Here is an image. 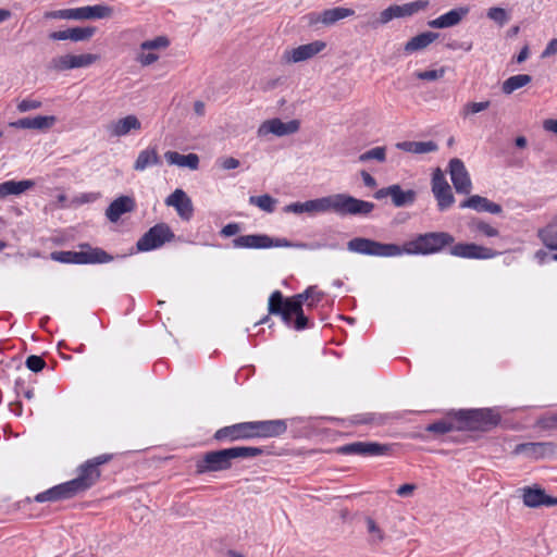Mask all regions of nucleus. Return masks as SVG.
<instances>
[{
	"label": "nucleus",
	"mask_w": 557,
	"mask_h": 557,
	"mask_svg": "<svg viewBox=\"0 0 557 557\" xmlns=\"http://www.w3.org/2000/svg\"><path fill=\"white\" fill-rule=\"evenodd\" d=\"M287 430L285 420H263L239 422L221 428L213 434V440L220 443H233L251 438L276 437Z\"/></svg>",
	"instance_id": "nucleus-1"
},
{
	"label": "nucleus",
	"mask_w": 557,
	"mask_h": 557,
	"mask_svg": "<svg viewBox=\"0 0 557 557\" xmlns=\"http://www.w3.org/2000/svg\"><path fill=\"white\" fill-rule=\"evenodd\" d=\"M264 450L260 447L236 446L220 450L206 453L196 462L198 474L225 471L232 468L235 459H249L262 455Z\"/></svg>",
	"instance_id": "nucleus-2"
},
{
	"label": "nucleus",
	"mask_w": 557,
	"mask_h": 557,
	"mask_svg": "<svg viewBox=\"0 0 557 557\" xmlns=\"http://www.w3.org/2000/svg\"><path fill=\"white\" fill-rule=\"evenodd\" d=\"M317 213L332 211L338 215H368L374 203L347 194H334L314 199Z\"/></svg>",
	"instance_id": "nucleus-3"
},
{
	"label": "nucleus",
	"mask_w": 557,
	"mask_h": 557,
	"mask_svg": "<svg viewBox=\"0 0 557 557\" xmlns=\"http://www.w3.org/2000/svg\"><path fill=\"white\" fill-rule=\"evenodd\" d=\"M455 237L447 232H429L417 235L413 239L406 242L400 249L403 255H434L441 252L445 247H451Z\"/></svg>",
	"instance_id": "nucleus-4"
},
{
	"label": "nucleus",
	"mask_w": 557,
	"mask_h": 557,
	"mask_svg": "<svg viewBox=\"0 0 557 557\" xmlns=\"http://www.w3.org/2000/svg\"><path fill=\"white\" fill-rule=\"evenodd\" d=\"M455 413L459 431H487L500 421L499 413L490 408L459 410Z\"/></svg>",
	"instance_id": "nucleus-5"
},
{
	"label": "nucleus",
	"mask_w": 557,
	"mask_h": 557,
	"mask_svg": "<svg viewBox=\"0 0 557 557\" xmlns=\"http://www.w3.org/2000/svg\"><path fill=\"white\" fill-rule=\"evenodd\" d=\"M113 458L112 454H102L91 459L77 469V476L67 481L75 496L94 486L99 480L101 472L99 467L109 462Z\"/></svg>",
	"instance_id": "nucleus-6"
},
{
	"label": "nucleus",
	"mask_w": 557,
	"mask_h": 557,
	"mask_svg": "<svg viewBox=\"0 0 557 557\" xmlns=\"http://www.w3.org/2000/svg\"><path fill=\"white\" fill-rule=\"evenodd\" d=\"M79 251L61 250L51 252V259L61 263L89 264L107 263L113 257L101 248H94L89 244H81Z\"/></svg>",
	"instance_id": "nucleus-7"
},
{
	"label": "nucleus",
	"mask_w": 557,
	"mask_h": 557,
	"mask_svg": "<svg viewBox=\"0 0 557 557\" xmlns=\"http://www.w3.org/2000/svg\"><path fill=\"white\" fill-rule=\"evenodd\" d=\"M347 249L359 255L373 257H397L403 255L400 246L380 243L366 237H355L347 243Z\"/></svg>",
	"instance_id": "nucleus-8"
},
{
	"label": "nucleus",
	"mask_w": 557,
	"mask_h": 557,
	"mask_svg": "<svg viewBox=\"0 0 557 557\" xmlns=\"http://www.w3.org/2000/svg\"><path fill=\"white\" fill-rule=\"evenodd\" d=\"M235 248L267 249L272 247L307 248V244L292 243L286 238H272L267 234L242 235L233 239Z\"/></svg>",
	"instance_id": "nucleus-9"
},
{
	"label": "nucleus",
	"mask_w": 557,
	"mask_h": 557,
	"mask_svg": "<svg viewBox=\"0 0 557 557\" xmlns=\"http://www.w3.org/2000/svg\"><path fill=\"white\" fill-rule=\"evenodd\" d=\"M174 238V233L165 223H158L150 227L137 242L139 251H150L160 248Z\"/></svg>",
	"instance_id": "nucleus-10"
},
{
	"label": "nucleus",
	"mask_w": 557,
	"mask_h": 557,
	"mask_svg": "<svg viewBox=\"0 0 557 557\" xmlns=\"http://www.w3.org/2000/svg\"><path fill=\"white\" fill-rule=\"evenodd\" d=\"M395 444H382L376 442H354L337 447L341 455H359L363 457L391 455Z\"/></svg>",
	"instance_id": "nucleus-11"
},
{
	"label": "nucleus",
	"mask_w": 557,
	"mask_h": 557,
	"mask_svg": "<svg viewBox=\"0 0 557 557\" xmlns=\"http://www.w3.org/2000/svg\"><path fill=\"white\" fill-rule=\"evenodd\" d=\"M430 2L428 0H417L401 5L394 4L383 10L380 14L379 22L387 24L394 18L407 17L425 10Z\"/></svg>",
	"instance_id": "nucleus-12"
},
{
	"label": "nucleus",
	"mask_w": 557,
	"mask_h": 557,
	"mask_svg": "<svg viewBox=\"0 0 557 557\" xmlns=\"http://www.w3.org/2000/svg\"><path fill=\"white\" fill-rule=\"evenodd\" d=\"M99 60L98 54L83 53V54H64L53 58L50 61L49 67L61 72L78 67H87Z\"/></svg>",
	"instance_id": "nucleus-13"
},
{
	"label": "nucleus",
	"mask_w": 557,
	"mask_h": 557,
	"mask_svg": "<svg viewBox=\"0 0 557 557\" xmlns=\"http://www.w3.org/2000/svg\"><path fill=\"white\" fill-rule=\"evenodd\" d=\"M432 193L437 201L440 211L453 206L455 197L441 169H436L432 175Z\"/></svg>",
	"instance_id": "nucleus-14"
},
{
	"label": "nucleus",
	"mask_w": 557,
	"mask_h": 557,
	"mask_svg": "<svg viewBox=\"0 0 557 557\" xmlns=\"http://www.w3.org/2000/svg\"><path fill=\"white\" fill-rule=\"evenodd\" d=\"M449 253L454 257L465 259H491L497 256V251L492 248L473 243H454L449 249Z\"/></svg>",
	"instance_id": "nucleus-15"
},
{
	"label": "nucleus",
	"mask_w": 557,
	"mask_h": 557,
	"mask_svg": "<svg viewBox=\"0 0 557 557\" xmlns=\"http://www.w3.org/2000/svg\"><path fill=\"white\" fill-rule=\"evenodd\" d=\"M449 174L453 185L458 194L469 195L472 190V183L465 163L454 158L449 161Z\"/></svg>",
	"instance_id": "nucleus-16"
},
{
	"label": "nucleus",
	"mask_w": 557,
	"mask_h": 557,
	"mask_svg": "<svg viewBox=\"0 0 557 557\" xmlns=\"http://www.w3.org/2000/svg\"><path fill=\"white\" fill-rule=\"evenodd\" d=\"M326 44L322 40H315L297 48L286 50L283 54V60L286 63H298L309 60L324 50Z\"/></svg>",
	"instance_id": "nucleus-17"
},
{
	"label": "nucleus",
	"mask_w": 557,
	"mask_h": 557,
	"mask_svg": "<svg viewBox=\"0 0 557 557\" xmlns=\"http://www.w3.org/2000/svg\"><path fill=\"white\" fill-rule=\"evenodd\" d=\"M299 129V122L297 120H292L289 122H283L280 119H271L264 121L258 128V136L265 137L269 134H273L275 136L282 137L285 135H290L296 133Z\"/></svg>",
	"instance_id": "nucleus-18"
},
{
	"label": "nucleus",
	"mask_w": 557,
	"mask_h": 557,
	"mask_svg": "<svg viewBox=\"0 0 557 557\" xmlns=\"http://www.w3.org/2000/svg\"><path fill=\"white\" fill-rule=\"evenodd\" d=\"M355 14V11L349 8L336 7L324 10L320 13H310L308 20L310 24L321 23L325 26H332L336 22L350 17Z\"/></svg>",
	"instance_id": "nucleus-19"
},
{
	"label": "nucleus",
	"mask_w": 557,
	"mask_h": 557,
	"mask_svg": "<svg viewBox=\"0 0 557 557\" xmlns=\"http://www.w3.org/2000/svg\"><path fill=\"white\" fill-rule=\"evenodd\" d=\"M140 129L141 123L134 114L114 120L107 125V132L111 137H123L131 132H138Z\"/></svg>",
	"instance_id": "nucleus-20"
},
{
	"label": "nucleus",
	"mask_w": 557,
	"mask_h": 557,
	"mask_svg": "<svg viewBox=\"0 0 557 557\" xmlns=\"http://www.w3.org/2000/svg\"><path fill=\"white\" fill-rule=\"evenodd\" d=\"M165 203L169 207H174L177 214L183 220H190L194 213V207L190 198L183 189H175L166 199Z\"/></svg>",
	"instance_id": "nucleus-21"
},
{
	"label": "nucleus",
	"mask_w": 557,
	"mask_h": 557,
	"mask_svg": "<svg viewBox=\"0 0 557 557\" xmlns=\"http://www.w3.org/2000/svg\"><path fill=\"white\" fill-rule=\"evenodd\" d=\"M470 12L469 7H457L428 22L432 28H448L458 25Z\"/></svg>",
	"instance_id": "nucleus-22"
},
{
	"label": "nucleus",
	"mask_w": 557,
	"mask_h": 557,
	"mask_svg": "<svg viewBox=\"0 0 557 557\" xmlns=\"http://www.w3.org/2000/svg\"><path fill=\"white\" fill-rule=\"evenodd\" d=\"M523 504L527 507L536 508L540 506H556L557 497H552L542 488L527 487L523 490Z\"/></svg>",
	"instance_id": "nucleus-23"
},
{
	"label": "nucleus",
	"mask_w": 557,
	"mask_h": 557,
	"mask_svg": "<svg viewBox=\"0 0 557 557\" xmlns=\"http://www.w3.org/2000/svg\"><path fill=\"white\" fill-rule=\"evenodd\" d=\"M55 123L54 116L38 115L34 117H23L11 122L10 127L16 129H48Z\"/></svg>",
	"instance_id": "nucleus-24"
},
{
	"label": "nucleus",
	"mask_w": 557,
	"mask_h": 557,
	"mask_svg": "<svg viewBox=\"0 0 557 557\" xmlns=\"http://www.w3.org/2000/svg\"><path fill=\"white\" fill-rule=\"evenodd\" d=\"M136 207L135 200L128 196H121L107 208L106 215L111 222H116L124 213L132 212Z\"/></svg>",
	"instance_id": "nucleus-25"
},
{
	"label": "nucleus",
	"mask_w": 557,
	"mask_h": 557,
	"mask_svg": "<svg viewBox=\"0 0 557 557\" xmlns=\"http://www.w3.org/2000/svg\"><path fill=\"white\" fill-rule=\"evenodd\" d=\"M75 494L73 493L71 486L67 482L55 485L45 492L38 493L34 500L37 503H45V502H58L61 499H69L74 497Z\"/></svg>",
	"instance_id": "nucleus-26"
},
{
	"label": "nucleus",
	"mask_w": 557,
	"mask_h": 557,
	"mask_svg": "<svg viewBox=\"0 0 557 557\" xmlns=\"http://www.w3.org/2000/svg\"><path fill=\"white\" fill-rule=\"evenodd\" d=\"M460 208H470L478 212H490L492 214H499L502 212V207L498 203L479 195L470 196L463 200L460 203Z\"/></svg>",
	"instance_id": "nucleus-27"
},
{
	"label": "nucleus",
	"mask_w": 557,
	"mask_h": 557,
	"mask_svg": "<svg viewBox=\"0 0 557 557\" xmlns=\"http://www.w3.org/2000/svg\"><path fill=\"white\" fill-rule=\"evenodd\" d=\"M549 449V443H522L516 445L512 454L516 456L524 455L532 459H540L543 458Z\"/></svg>",
	"instance_id": "nucleus-28"
},
{
	"label": "nucleus",
	"mask_w": 557,
	"mask_h": 557,
	"mask_svg": "<svg viewBox=\"0 0 557 557\" xmlns=\"http://www.w3.org/2000/svg\"><path fill=\"white\" fill-rule=\"evenodd\" d=\"M35 186V182L32 180L23 181H5L0 184V199L7 198L8 196L21 195Z\"/></svg>",
	"instance_id": "nucleus-29"
},
{
	"label": "nucleus",
	"mask_w": 557,
	"mask_h": 557,
	"mask_svg": "<svg viewBox=\"0 0 557 557\" xmlns=\"http://www.w3.org/2000/svg\"><path fill=\"white\" fill-rule=\"evenodd\" d=\"M159 164H161V158L158 153L157 147H148L138 153L133 168L135 171L141 172L149 166Z\"/></svg>",
	"instance_id": "nucleus-30"
},
{
	"label": "nucleus",
	"mask_w": 557,
	"mask_h": 557,
	"mask_svg": "<svg viewBox=\"0 0 557 557\" xmlns=\"http://www.w3.org/2000/svg\"><path fill=\"white\" fill-rule=\"evenodd\" d=\"M164 158L169 164L190 170H197L199 165V157L196 153L181 154L176 151H166Z\"/></svg>",
	"instance_id": "nucleus-31"
},
{
	"label": "nucleus",
	"mask_w": 557,
	"mask_h": 557,
	"mask_svg": "<svg viewBox=\"0 0 557 557\" xmlns=\"http://www.w3.org/2000/svg\"><path fill=\"white\" fill-rule=\"evenodd\" d=\"M425 431L437 435H443L453 431H459L456 413L449 414L445 419L426 425Z\"/></svg>",
	"instance_id": "nucleus-32"
},
{
	"label": "nucleus",
	"mask_w": 557,
	"mask_h": 557,
	"mask_svg": "<svg viewBox=\"0 0 557 557\" xmlns=\"http://www.w3.org/2000/svg\"><path fill=\"white\" fill-rule=\"evenodd\" d=\"M392 202L396 208L407 207L416 201L417 194L412 189L404 190L400 185H392Z\"/></svg>",
	"instance_id": "nucleus-33"
},
{
	"label": "nucleus",
	"mask_w": 557,
	"mask_h": 557,
	"mask_svg": "<svg viewBox=\"0 0 557 557\" xmlns=\"http://www.w3.org/2000/svg\"><path fill=\"white\" fill-rule=\"evenodd\" d=\"M438 38L437 33L433 32H424L421 33L414 37H412L407 44L405 45V51L406 52H414L418 50H422L426 48L429 45H431L433 41H435Z\"/></svg>",
	"instance_id": "nucleus-34"
},
{
	"label": "nucleus",
	"mask_w": 557,
	"mask_h": 557,
	"mask_svg": "<svg viewBox=\"0 0 557 557\" xmlns=\"http://www.w3.org/2000/svg\"><path fill=\"white\" fill-rule=\"evenodd\" d=\"M82 21L110 18L113 15V8L107 4L81 7Z\"/></svg>",
	"instance_id": "nucleus-35"
},
{
	"label": "nucleus",
	"mask_w": 557,
	"mask_h": 557,
	"mask_svg": "<svg viewBox=\"0 0 557 557\" xmlns=\"http://www.w3.org/2000/svg\"><path fill=\"white\" fill-rule=\"evenodd\" d=\"M539 237L549 250H557V216L539 231Z\"/></svg>",
	"instance_id": "nucleus-36"
},
{
	"label": "nucleus",
	"mask_w": 557,
	"mask_h": 557,
	"mask_svg": "<svg viewBox=\"0 0 557 557\" xmlns=\"http://www.w3.org/2000/svg\"><path fill=\"white\" fill-rule=\"evenodd\" d=\"M532 77L528 74H518L508 77L502 85V91L505 95H511L517 89H520L530 84Z\"/></svg>",
	"instance_id": "nucleus-37"
},
{
	"label": "nucleus",
	"mask_w": 557,
	"mask_h": 557,
	"mask_svg": "<svg viewBox=\"0 0 557 557\" xmlns=\"http://www.w3.org/2000/svg\"><path fill=\"white\" fill-rule=\"evenodd\" d=\"M367 531L369 533V544L372 546H379L385 540V532L371 517H367L366 520Z\"/></svg>",
	"instance_id": "nucleus-38"
},
{
	"label": "nucleus",
	"mask_w": 557,
	"mask_h": 557,
	"mask_svg": "<svg viewBox=\"0 0 557 557\" xmlns=\"http://www.w3.org/2000/svg\"><path fill=\"white\" fill-rule=\"evenodd\" d=\"M323 293L320 292L315 286H309L304 293L295 295V299L299 300L302 306L307 301V307H314L323 298Z\"/></svg>",
	"instance_id": "nucleus-39"
},
{
	"label": "nucleus",
	"mask_w": 557,
	"mask_h": 557,
	"mask_svg": "<svg viewBox=\"0 0 557 557\" xmlns=\"http://www.w3.org/2000/svg\"><path fill=\"white\" fill-rule=\"evenodd\" d=\"M249 202L268 213H272L275 210L277 200L265 194L261 196H251L249 198Z\"/></svg>",
	"instance_id": "nucleus-40"
},
{
	"label": "nucleus",
	"mask_w": 557,
	"mask_h": 557,
	"mask_svg": "<svg viewBox=\"0 0 557 557\" xmlns=\"http://www.w3.org/2000/svg\"><path fill=\"white\" fill-rule=\"evenodd\" d=\"M469 228L473 233H478L486 237H496L499 234L497 228L480 220L471 221L469 223Z\"/></svg>",
	"instance_id": "nucleus-41"
},
{
	"label": "nucleus",
	"mask_w": 557,
	"mask_h": 557,
	"mask_svg": "<svg viewBox=\"0 0 557 557\" xmlns=\"http://www.w3.org/2000/svg\"><path fill=\"white\" fill-rule=\"evenodd\" d=\"M370 160H375L380 163L385 162L386 161V148L377 146L370 150H367L366 152L361 153L358 157V161L362 162V163L368 162Z\"/></svg>",
	"instance_id": "nucleus-42"
},
{
	"label": "nucleus",
	"mask_w": 557,
	"mask_h": 557,
	"mask_svg": "<svg viewBox=\"0 0 557 557\" xmlns=\"http://www.w3.org/2000/svg\"><path fill=\"white\" fill-rule=\"evenodd\" d=\"M286 304L287 298H284L280 290H275L269 297L268 311L270 314H278Z\"/></svg>",
	"instance_id": "nucleus-43"
},
{
	"label": "nucleus",
	"mask_w": 557,
	"mask_h": 557,
	"mask_svg": "<svg viewBox=\"0 0 557 557\" xmlns=\"http://www.w3.org/2000/svg\"><path fill=\"white\" fill-rule=\"evenodd\" d=\"M491 106L490 100L481 101V102H467L462 108L460 109V116L463 119L469 117L472 114L480 113L486 109H488Z\"/></svg>",
	"instance_id": "nucleus-44"
},
{
	"label": "nucleus",
	"mask_w": 557,
	"mask_h": 557,
	"mask_svg": "<svg viewBox=\"0 0 557 557\" xmlns=\"http://www.w3.org/2000/svg\"><path fill=\"white\" fill-rule=\"evenodd\" d=\"M170 46V40L166 36H158L151 40H145L140 44V50L150 51L164 50Z\"/></svg>",
	"instance_id": "nucleus-45"
},
{
	"label": "nucleus",
	"mask_w": 557,
	"mask_h": 557,
	"mask_svg": "<svg viewBox=\"0 0 557 557\" xmlns=\"http://www.w3.org/2000/svg\"><path fill=\"white\" fill-rule=\"evenodd\" d=\"M351 421L356 424L381 425L384 423V418L381 414L366 412L352 416Z\"/></svg>",
	"instance_id": "nucleus-46"
},
{
	"label": "nucleus",
	"mask_w": 557,
	"mask_h": 557,
	"mask_svg": "<svg viewBox=\"0 0 557 557\" xmlns=\"http://www.w3.org/2000/svg\"><path fill=\"white\" fill-rule=\"evenodd\" d=\"M96 33V27L94 26H86V27H73L71 28V40L78 42V41H86L89 40Z\"/></svg>",
	"instance_id": "nucleus-47"
},
{
	"label": "nucleus",
	"mask_w": 557,
	"mask_h": 557,
	"mask_svg": "<svg viewBox=\"0 0 557 557\" xmlns=\"http://www.w3.org/2000/svg\"><path fill=\"white\" fill-rule=\"evenodd\" d=\"M290 309L292 312H294V315L296 317L292 326L296 331L305 330L308 326V318L304 314V309L302 306L299 304V300H297V304L294 305Z\"/></svg>",
	"instance_id": "nucleus-48"
},
{
	"label": "nucleus",
	"mask_w": 557,
	"mask_h": 557,
	"mask_svg": "<svg viewBox=\"0 0 557 557\" xmlns=\"http://www.w3.org/2000/svg\"><path fill=\"white\" fill-rule=\"evenodd\" d=\"M81 14V8H72L50 12L48 16L52 18L82 21Z\"/></svg>",
	"instance_id": "nucleus-49"
},
{
	"label": "nucleus",
	"mask_w": 557,
	"mask_h": 557,
	"mask_svg": "<svg viewBox=\"0 0 557 557\" xmlns=\"http://www.w3.org/2000/svg\"><path fill=\"white\" fill-rule=\"evenodd\" d=\"M486 16L499 26H504L509 21L507 11L503 8L493 7L487 10Z\"/></svg>",
	"instance_id": "nucleus-50"
},
{
	"label": "nucleus",
	"mask_w": 557,
	"mask_h": 557,
	"mask_svg": "<svg viewBox=\"0 0 557 557\" xmlns=\"http://www.w3.org/2000/svg\"><path fill=\"white\" fill-rule=\"evenodd\" d=\"M445 67H441L437 70L420 71L414 75L418 79L432 82L442 78L445 75Z\"/></svg>",
	"instance_id": "nucleus-51"
},
{
	"label": "nucleus",
	"mask_w": 557,
	"mask_h": 557,
	"mask_svg": "<svg viewBox=\"0 0 557 557\" xmlns=\"http://www.w3.org/2000/svg\"><path fill=\"white\" fill-rule=\"evenodd\" d=\"M297 304V300L295 299V297H290V298H287V304L285 306V308L282 309L281 312H278L277 315H281L283 322L287 325V326H292L293 325V317H294V312H292V307L294 305Z\"/></svg>",
	"instance_id": "nucleus-52"
},
{
	"label": "nucleus",
	"mask_w": 557,
	"mask_h": 557,
	"mask_svg": "<svg viewBox=\"0 0 557 557\" xmlns=\"http://www.w3.org/2000/svg\"><path fill=\"white\" fill-rule=\"evenodd\" d=\"M438 150V146L435 141H414V154H424L435 152Z\"/></svg>",
	"instance_id": "nucleus-53"
},
{
	"label": "nucleus",
	"mask_w": 557,
	"mask_h": 557,
	"mask_svg": "<svg viewBox=\"0 0 557 557\" xmlns=\"http://www.w3.org/2000/svg\"><path fill=\"white\" fill-rule=\"evenodd\" d=\"M536 425L541 429L553 430L557 428V414L549 413L540 417L536 421Z\"/></svg>",
	"instance_id": "nucleus-54"
},
{
	"label": "nucleus",
	"mask_w": 557,
	"mask_h": 557,
	"mask_svg": "<svg viewBox=\"0 0 557 557\" xmlns=\"http://www.w3.org/2000/svg\"><path fill=\"white\" fill-rule=\"evenodd\" d=\"M25 364L26 367L33 371V372H39L41 371L45 366H46V362L45 360L42 359V357L40 356H36V355H32V356H28L26 361H25Z\"/></svg>",
	"instance_id": "nucleus-55"
},
{
	"label": "nucleus",
	"mask_w": 557,
	"mask_h": 557,
	"mask_svg": "<svg viewBox=\"0 0 557 557\" xmlns=\"http://www.w3.org/2000/svg\"><path fill=\"white\" fill-rule=\"evenodd\" d=\"M158 59H159V54H157L156 52H152V50H150L148 52L141 50V52L138 53V55H137V61L143 66L151 65L152 63L158 61Z\"/></svg>",
	"instance_id": "nucleus-56"
},
{
	"label": "nucleus",
	"mask_w": 557,
	"mask_h": 557,
	"mask_svg": "<svg viewBox=\"0 0 557 557\" xmlns=\"http://www.w3.org/2000/svg\"><path fill=\"white\" fill-rule=\"evenodd\" d=\"M41 107V102L39 100L34 99H23L17 104V110L20 112H27L30 110L39 109Z\"/></svg>",
	"instance_id": "nucleus-57"
},
{
	"label": "nucleus",
	"mask_w": 557,
	"mask_h": 557,
	"mask_svg": "<svg viewBox=\"0 0 557 557\" xmlns=\"http://www.w3.org/2000/svg\"><path fill=\"white\" fill-rule=\"evenodd\" d=\"M15 391H16L17 395L22 394L27 399H32L35 396L34 388L25 386L24 381H22L20 379L16 380V382H15Z\"/></svg>",
	"instance_id": "nucleus-58"
},
{
	"label": "nucleus",
	"mask_w": 557,
	"mask_h": 557,
	"mask_svg": "<svg viewBox=\"0 0 557 557\" xmlns=\"http://www.w3.org/2000/svg\"><path fill=\"white\" fill-rule=\"evenodd\" d=\"M240 226L238 223H228L221 230V235L224 237H231L239 233Z\"/></svg>",
	"instance_id": "nucleus-59"
},
{
	"label": "nucleus",
	"mask_w": 557,
	"mask_h": 557,
	"mask_svg": "<svg viewBox=\"0 0 557 557\" xmlns=\"http://www.w3.org/2000/svg\"><path fill=\"white\" fill-rule=\"evenodd\" d=\"M223 170H233L239 166V161L233 157H226L219 160Z\"/></svg>",
	"instance_id": "nucleus-60"
},
{
	"label": "nucleus",
	"mask_w": 557,
	"mask_h": 557,
	"mask_svg": "<svg viewBox=\"0 0 557 557\" xmlns=\"http://www.w3.org/2000/svg\"><path fill=\"white\" fill-rule=\"evenodd\" d=\"M417 486L414 484L408 483L400 485L396 493L400 497H409L412 495V493L416 491Z\"/></svg>",
	"instance_id": "nucleus-61"
},
{
	"label": "nucleus",
	"mask_w": 557,
	"mask_h": 557,
	"mask_svg": "<svg viewBox=\"0 0 557 557\" xmlns=\"http://www.w3.org/2000/svg\"><path fill=\"white\" fill-rule=\"evenodd\" d=\"M556 53H557V38H554L547 44L546 48L544 49V51L541 54V58H543V59L549 58Z\"/></svg>",
	"instance_id": "nucleus-62"
},
{
	"label": "nucleus",
	"mask_w": 557,
	"mask_h": 557,
	"mask_svg": "<svg viewBox=\"0 0 557 557\" xmlns=\"http://www.w3.org/2000/svg\"><path fill=\"white\" fill-rule=\"evenodd\" d=\"M49 38L52 40H71V28H67L65 30L52 32L49 35Z\"/></svg>",
	"instance_id": "nucleus-63"
},
{
	"label": "nucleus",
	"mask_w": 557,
	"mask_h": 557,
	"mask_svg": "<svg viewBox=\"0 0 557 557\" xmlns=\"http://www.w3.org/2000/svg\"><path fill=\"white\" fill-rule=\"evenodd\" d=\"M543 128L547 132L557 134V120L547 119L543 122Z\"/></svg>",
	"instance_id": "nucleus-64"
}]
</instances>
